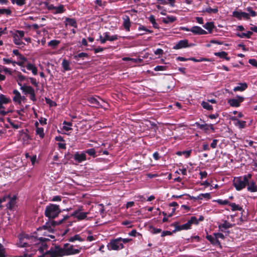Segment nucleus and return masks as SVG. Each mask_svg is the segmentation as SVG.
<instances>
[{
	"instance_id": "5",
	"label": "nucleus",
	"mask_w": 257,
	"mask_h": 257,
	"mask_svg": "<svg viewBox=\"0 0 257 257\" xmlns=\"http://www.w3.org/2000/svg\"><path fill=\"white\" fill-rule=\"evenodd\" d=\"M48 246L45 252L48 257H60L63 256L62 249L59 245H55L51 247L50 249L48 250Z\"/></svg>"
},
{
	"instance_id": "6",
	"label": "nucleus",
	"mask_w": 257,
	"mask_h": 257,
	"mask_svg": "<svg viewBox=\"0 0 257 257\" xmlns=\"http://www.w3.org/2000/svg\"><path fill=\"white\" fill-rule=\"evenodd\" d=\"M121 237L112 239L107 245V247L109 250H118L124 248L122 242H121Z\"/></svg>"
},
{
	"instance_id": "29",
	"label": "nucleus",
	"mask_w": 257,
	"mask_h": 257,
	"mask_svg": "<svg viewBox=\"0 0 257 257\" xmlns=\"http://www.w3.org/2000/svg\"><path fill=\"white\" fill-rule=\"evenodd\" d=\"M9 202L7 204L6 206L7 208L12 209L15 205L16 203V196H14L12 198H10V197L9 198Z\"/></svg>"
},
{
	"instance_id": "57",
	"label": "nucleus",
	"mask_w": 257,
	"mask_h": 257,
	"mask_svg": "<svg viewBox=\"0 0 257 257\" xmlns=\"http://www.w3.org/2000/svg\"><path fill=\"white\" fill-rule=\"evenodd\" d=\"M248 63L252 66L257 68V61L254 59H250L248 60Z\"/></svg>"
},
{
	"instance_id": "7",
	"label": "nucleus",
	"mask_w": 257,
	"mask_h": 257,
	"mask_svg": "<svg viewBox=\"0 0 257 257\" xmlns=\"http://www.w3.org/2000/svg\"><path fill=\"white\" fill-rule=\"evenodd\" d=\"M25 35L23 31L17 30L12 35L14 44L20 47H24L25 44L22 41Z\"/></svg>"
},
{
	"instance_id": "40",
	"label": "nucleus",
	"mask_w": 257,
	"mask_h": 257,
	"mask_svg": "<svg viewBox=\"0 0 257 257\" xmlns=\"http://www.w3.org/2000/svg\"><path fill=\"white\" fill-rule=\"evenodd\" d=\"M60 42L57 40H53L50 41L48 45L50 47H51L52 48L55 49L59 44Z\"/></svg>"
},
{
	"instance_id": "3",
	"label": "nucleus",
	"mask_w": 257,
	"mask_h": 257,
	"mask_svg": "<svg viewBox=\"0 0 257 257\" xmlns=\"http://www.w3.org/2000/svg\"><path fill=\"white\" fill-rule=\"evenodd\" d=\"M62 212L59 205L50 203L46 206L45 210V215L49 219H54L57 217Z\"/></svg>"
},
{
	"instance_id": "12",
	"label": "nucleus",
	"mask_w": 257,
	"mask_h": 257,
	"mask_svg": "<svg viewBox=\"0 0 257 257\" xmlns=\"http://www.w3.org/2000/svg\"><path fill=\"white\" fill-rule=\"evenodd\" d=\"M244 100V97L237 95L235 98L229 99L227 102L232 107H239L240 103Z\"/></svg>"
},
{
	"instance_id": "36",
	"label": "nucleus",
	"mask_w": 257,
	"mask_h": 257,
	"mask_svg": "<svg viewBox=\"0 0 257 257\" xmlns=\"http://www.w3.org/2000/svg\"><path fill=\"white\" fill-rule=\"evenodd\" d=\"M148 20L153 25V26L155 29H158L159 28L158 24L156 22V19L155 17L153 15H151L149 18Z\"/></svg>"
},
{
	"instance_id": "28",
	"label": "nucleus",
	"mask_w": 257,
	"mask_h": 257,
	"mask_svg": "<svg viewBox=\"0 0 257 257\" xmlns=\"http://www.w3.org/2000/svg\"><path fill=\"white\" fill-rule=\"evenodd\" d=\"M176 20V18L173 16H168L166 18H163L162 22L164 24H168L170 23H173Z\"/></svg>"
},
{
	"instance_id": "18",
	"label": "nucleus",
	"mask_w": 257,
	"mask_h": 257,
	"mask_svg": "<svg viewBox=\"0 0 257 257\" xmlns=\"http://www.w3.org/2000/svg\"><path fill=\"white\" fill-rule=\"evenodd\" d=\"M248 178V183H247V190L250 192H255L257 191V185L255 182L252 180H249Z\"/></svg>"
},
{
	"instance_id": "59",
	"label": "nucleus",
	"mask_w": 257,
	"mask_h": 257,
	"mask_svg": "<svg viewBox=\"0 0 257 257\" xmlns=\"http://www.w3.org/2000/svg\"><path fill=\"white\" fill-rule=\"evenodd\" d=\"M10 124L12 127L15 129H18L20 127V124L18 122L15 123L13 121H10Z\"/></svg>"
},
{
	"instance_id": "21",
	"label": "nucleus",
	"mask_w": 257,
	"mask_h": 257,
	"mask_svg": "<svg viewBox=\"0 0 257 257\" xmlns=\"http://www.w3.org/2000/svg\"><path fill=\"white\" fill-rule=\"evenodd\" d=\"M18 84L21 86V90L26 95L30 94L32 92H33L35 90L31 86H28L26 85H22L19 82L18 83Z\"/></svg>"
},
{
	"instance_id": "23",
	"label": "nucleus",
	"mask_w": 257,
	"mask_h": 257,
	"mask_svg": "<svg viewBox=\"0 0 257 257\" xmlns=\"http://www.w3.org/2000/svg\"><path fill=\"white\" fill-rule=\"evenodd\" d=\"M206 238L210 242L211 244L215 245H220V243L219 241L218 240V239H217L215 235H207L206 236Z\"/></svg>"
},
{
	"instance_id": "49",
	"label": "nucleus",
	"mask_w": 257,
	"mask_h": 257,
	"mask_svg": "<svg viewBox=\"0 0 257 257\" xmlns=\"http://www.w3.org/2000/svg\"><path fill=\"white\" fill-rule=\"evenodd\" d=\"M87 57H88V54L86 53L81 52L77 55H75L74 58L76 60H78V58H84Z\"/></svg>"
},
{
	"instance_id": "2",
	"label": "nucleus",
	"mask_w": 257,
	"mask_h": 257,
	"mask_svg": "<svg viewBox=\"0 0 257 257\" xmlns=\"http://www.w3.org/2000/svg\"><path fill=\"white\" fill-rule=\"evenodd\" d=\"M69 216L66 215L63 218L59 221L50 220L49 222H47L46 224L41 227L37 229V232L36 233L38 235H43L44 236L49 237L51 238H54L55 236L50 233L54 231V229L52 226H55L61 224L64 220L67 219Z\"/></svg>"
},
{
	"instance_id": "35",
	"label": "nucleus",
	"mask_w": 257,
	"mask_h": 257,
	"mask_svg": "<svg viewBox=\"0 0 257 257\" xmlns=\"http://www.w3.org/2000/svg\"><path fill=\"white\" fill-rule=\"evenodd\" d=\"M94 208L98 211V212L101 215L104 214V207L102 204H99L95 205Z\"/></svg>"
},
{
	"instance_id": "56",
	"label": "nucleus",
	"mask_w": 257,
	"mask_h": 257,
	"mask_svg": "<svg viewBox=\"0 0 257 257\" xmlns=\"http://www.w3.org/2000/svg\"><path fill=\"white\" fill-rule=\"evenodd\" d=\"M122 60L124 61H131L134 63H137L138 62V60L137 59H135V58H129V57H123L122 58Z\"/></svg>"
},
{
	"instance_id": "27",
	"label": "nucleus",
	"mask_w": 257,
	"mask_h": 257,
	"mask_svg": "<svg viewBox=\"0 0 257 257\" xmlns=\"http://www.w3.org/2000/svg\"><path fill=\"white\" fill-rule=\"evenodd\" d=\"M214 55L221 58H224L227 61L230 60V57L227 56V53L225 51L215 52L214 53Z\"/></svg>"
},
{
	"instance_id": "17",
	"label": "nucleus",
	"mask_w": 257,
	"mask_h": 257,
	"mask_svg": "<svg viewBox=\"0 0 257 257\" xmlns=\"http://www.w3.org/2000/svg\"><path fill=\"white\" fill-rule=\"evenodd\" d=\"M232 226L233 225L232 224L227 221L226 220H224L222 223H220L218 225V228L219 230L221 232H228L229 231H226V230Z\"/></svg>"
},
{
	"instance_id": "15",
	"label": "nucleus",
	"mask_w": 257,
	"mask_h": 257,
	"mask_svg": "<svg viewBox=\"0 0 257 257\" xmlns=\"http://www.w3.org/2000/svg\"><path fill=\"white\" fill-rule=\"evenodd\" d=\"M74 159L78 163H81L86 160V156L84 151L76 152L73 157Z\"/></svg>"
},
{
	"instance_id": "37",
	"label": "nucleus",
	"mask_w": 257,
	"mask_h": 257,
	"mask_svg": "<svg viewBox=\"0 0 257 257\" xmlns=\"http://www.w3.org/2000/svg\"><path fill=\"white\" fill-rule=\"evenodd\" d=\"M229 205L231 207V210L233 211L238 210L241 211L242 208L235 203H229Z\"/></svg>"
},
{
	"instance_id": "8",
	"label": "nucleus",
	"mask_w": 257,
	"mask_h": 257,
	"mask_svg": "<svg viewBox=\"0 0 257 257\" xmlns=\"http://www.w3.org/2000/svg\"><path fill=\"white\" fill-rule=\"evenodd\" d=\"M62 249L63 256L75 254L80 252V249L74 248L73 246L68 243H65L63 245Z\"/></svg>"
},
{
	"instance_id": "10",
	"label": "nucleus",
	"mask_w": 257,
	"mask_h": 257,
	"mask_svg": "<svg viewBox=\"0 0 257 257\" xmlns=\"http://www.w3.org/2000/svg\"><path fill=\"white\" fill-rule=\"evenodd\" d=\"M11 101V100L9 97H6L3 94H0V113L2 114L5 115L7 113V111H5L4 110L3 104H8Z\"/></svg>"
},
{
	"instance_id": "50",
	"label": "nucleus",
	"mask_w": 257,
	"mask_h": 257,
	"mask_svg": "<svg viewBox=\"0 0 257 257\" xmlns=\"http://www.w3.org/2000/svg\"><path fill=\"white\" fill-rule=\"evenodd\" d=\"M189 221L191 225L193 224L197 225L198 224V220L195 216H192L189 220Z\"/></svg>"
},
{
	"instance_id": "54",
	"label": "nucleus",
	"mask_w": 257,
	"mask_h": 257,
	"mask_svg": "<svg viewBox=\"0 0 257 257\" xmlns=\"http://www.w3.org/2000/svg\"><path fill=\"white\" fill-rule=\"evenodd\" d=\"M215 201L220 205H229L230 203L227 200L218 199Z\"/></svg>"
},
{
	"instance_id": "41",
	"label": "nucleus",
	"mask_w": 257,
	"mask_h": 257,
	"mask_svg": "<svg viewBox=\"0 0 257 257\" xmlns=\"http://www.w3.org/2000/svg\"><path fill=\"white\" fill-rule=\"evenodd\" d=\"M201 104L203 108L206 109L207 110H212L213 109L212 106L211 105L209 104V103H208V101L206 102V101H203L201 102Z\"/></svg>"
},
{
	"instance_id": "34",
	"label": "nucleus",
	"mask_w": 257,
	"mask_h": 257,
	"mask_svg": "<svg viewBox=\"0 0 257 257\" xmlns=\"http://www.w3.org/2000/svg\"><path fill=\"white\" fill-rule=\"evenodd\" d=\"M252 35V32L248 31L246 33H238L237 34V36L240 38H250Z\"/></svg>"
},
{
	"instance_id": "11",
	"label": "nucleus",
	"mask_w": 257,
	"mask_h": 257,
	"mask_svg": "<svg viewBox=\"0 0 257 257\" xmlns=\"http://www.w3.org/2000/svg\"><path fill=\"white\" fill-rule=\"evenodd\" d=\"M100 99L102 102H104L103 100L100 98L99 96H96L95 97L92 96L87 98V101L92 105V106L96 107H102V104L98 100Z\"/></svg>"
},
{
	"instance_id": "1",
	"label": "nucleus",
	"mask_w": 257,
	"mask_h": 257,
	"mask_svg": "<svg viewBox=\"0 0 257 257\" xmlns=\"http://www.w3.org/2000/svg\"><path fill=\"white\" fill-rule=\"evenodd\" d=\"M49 241L48 238L38 237L33 235L22 233L19 236V241L17 243L18 246L25 247V253L19 257H32L37 251L44 252L47 248V242Z\"/></svg>"
},
{
	"instance_id": "20",
	"label": "nucleus",
	"mask_w": 257,
	"mask_h": 257,
	"mask_svg": "<svg viewBox=\"0 0 257 257\" xmlns=\"http://www.w3.org/2000/svg\"><path fill=\"white\" fill-rule=\"evenodd\" d=\"M231 119L232 121H234V125L238 126L239 128L242 129L245 127V121L239 120L235 116H232Z\"/></svg>"
},
{
	"instance_id": "4",
	"label": "nucleus",
	"mask_w": 257,
	"mask_h": 257,
	"mask_svg": "<svg viewBox=\"0 0 257 257\" xmlns=\"http://www.w3.org/2000/svg\"><path fill=\"white\" fill-rule=\"evenodd\" d=\"M251 175L234 177L233 180V184L237 191H240L245 188L248 183V178H251Z\"/></svg>"
},
{
	"instance_id": "63",
	"label": "nucleus",
	"mask_w": 257,
	"mask_h": 257,
	"mask_svg": "<svg viewBox=\"0 0 257 257\" xmlns=\"http://www.w3.org/2000/svg\"><path fill=\"white\" fill-rule=\"evenodd\" d=\"M166 69V66H157L154 68V70L156 71H164Z\"/></svg>"
},
{
	"instance_id": "48",
	"label": "nucleus",
	"mask_w": 257,
	"mask_h": 257,
	"mask_svg": "<svg viewBox=\"0 0 257 257\" xmlns=\"http://www.w3.org/2000/svg\"><path fill=\"white\" fill-rule=\"evenodd\" d=\"M6 249L4 246L0 243V257H6Z\"/></svg>"
},
{
	"instance_id": "16",
	"label": "nucleus",
	"mask_w": 257,
	"mask_h": 257,
	"mask_svg": "<svg viewBox=\"0 0 257 257\" xmlns=\"http://www.w3.org/2000/svg\"><path fill=\"white\" fill-rule=\"evenodd\" d=\"M14 96L13 97V101L16 104L21 105L22 103V95L20 92L17 89L13 91Z\"/></svg>"
},
{
	"instance_id": "14",
	"label": "nucleus",
	"mask_w": 257,
	"mask_h": 257,
	"mask_svg": "<svg viewBox=\"0 0 257 257\" xmlns=\"http://www.w3.org/2000/svg\"><path fill=\"white\" fill-rule=\"evenodd\" d=\"M232 16L238 20H241L242 18L245 20H249L250 19L249 15L244 12L234 11L232 13Z\"/></svg>"
},
{
	"instance_id": "55",
	"label": "nucleus",
	"mask_w": 257,
	"mask_h": 257,
	"mask_svg": "<svg viewBox=\"0 0 257 257\" xmlns=\"http://www.w3.org/2000/svg\"><path fill=\"white\" fill-rule=\"evenodd\" d=\"M182 228H183L184 230H187L191 228V224L190 222L188 220L187 222L182 225Z\"/></svg>"
},
{
	"instance_id": "52",
	"label": "nucleus",
	"mask_w": 257,
	"mask_h": 257,
	"mask_svg": "<svg viewBox=\"0 0 257 257\" xmlns=\"http://www.w3.org/2000/svg\"><path fill=\"white\" fill-rule=\"evenodd\" d=\"M0 70H1V72L2 73L4 72L5 73L11 74V70L10 69H9V68H8L7 67H4V66H1Z\"/></svg>"
},
{
	"instance_id": "9",
	"label": "nucleus",
	"mask_w": 257,
	"mask_h": 257,
	"mask_svg": "<svg viewBox=\"0 0 257 257\" xmlns=\"http://www.w3.org/2000/svg\"><path fill=\"white\" fill-rule=\"evenodd\" d=\"M195 46V44L193 43L189 44L188 40L187 39H184L179 41L173 47V49L178 50L182 48H187L193 47Z\"/></svg>"
},
{
	"instance_id": "44",
	"label": "nucleus",
	"mask_w": 257,
	"mask_h": 257,
	"mask_svg": "<svg viewBox=\"0 0 257 257\" xmlns=\"http://www.w3.org/2000/svg\"><path fill=\"white\" fill-rule=\"evenodd\" d=\"M36 134L39 135L41 138L44 137V128L43 127H37L36 130Z\"/></svg>"
},
{
	"instance_id": "62",
	"label": "nucleus",
	"mask_w": 257,
	"mask_h": 257,
	"mask_svg": "<svg viewBox=\"0 0 257 257\" xmlns=\"http://www.w3.org/2000/svg\"><path fill=\"white\" fill-rule=\"evenodd\" d=\"M30 80L31 83L35 86L37 87L38 86V82L37 81L35 78L33 77L28 78Z\"/></svg>"
},
{
	"instance_id": "64",
	"label": "nucleus",
	"mask_w": 257,
	"mask_h": 257,
	"mask_svg": "<svg viewBox=\"0 0 257 257\" xmlns=\"http://www.w3.org/2000/svg\"><path fill=\"white\" fill-rule=\"evenodd\" d=\"M155 54L157 55H162L164 53V51L162 49L158 48L155 51H154Z\"/></svg>"
},
{
	"instance_id": "51",
	"label": "nucleus",
	"mask_w": 257,
	"mask_h": 257,
	"mask_svg": "<svg viewBox=\"0 0 257 257\" xmlns=\"http://www.w3.org/2000/svg\"><path fill=\"white\" fill-rule=\"evenodd\" d=\"M218 9L217 8H214L212 9L211 8H207L205 10V12H207L208 13H214L216 14L218 12Z\"/></svg>"
},
{
	"instance_id": "38",
	"label": "nucleus",
	"mask_w": 257,
	"mask_h": 257,
	"mask_svg": "<svg viewBox=\"0 0 257 257\" xmlns=\"http://www.w3.org/2000/svg\"><path fill=\"white\" fill-rule=\"evenodd\" d=\"M85 154H87L89 156L93 157V158H95L97 156L96 155V152L94 148H91L88 149L85 151Z\"/></svg>"
},
{
	"instance_id": "53",
	"label": "nucleus",
	"mask_w": 257,
	"mask_h": 257,
	"mask_svg": "<svg viewBox=\"0 0 257 257\" xmlns=\"http://www.w3.org/2000/svg\"><path fill=\"white\" fill-rule=\"evenodd\" d=\"M246 11L250 14L251 17H255L256 16V13L252 10L251 7H247L246 8Z\"/></svg>"
},
{
	"instance_id": "32",
	"label": "nucleus",
	"mask_w": 257,
	"mask_h": 257,
	"mask_svg": "<svg viewBox=\"0 0 257 257\" xmlns=\"http://www.w3.org/2000/svg\"><path fill=\"white\" fill-rule=\"evenodd\" d=\"M203 27L207 30L209 31V33H211L214 27V25L213 23L212 22H208L206 23L204 26Z\"/></svg>"
},
{
	"instance_id": "31",
	"label": "nucleus",
	"mask_w": 257,
	"mask_h": 257,
	"mask_svg": "<svg viewBox=\"0 0 257 257\" xmlns=\"http://www.w3.org/2000/svg\"><path fill=\"white\" fill-rule=\"evenodd\" d=\"M26 68L28 70H31L34 75L37 74V68L34 65L29 63L27 65Z\"/></svg>"
},
{
	"instance_id": "43",
	"label": "nucleus",
	"mask_w": 257,
	"mask_h": 257,
	"mask_svg": "<svg viewBox=\"0 0 257 257\" xmlns=\"http://www.w3.org/2000/svg\"><path fill=\"white\" fill-rule=\"evenodd\" d=\"M63 124L64 125L63 128L64 130L66 131H69L72 129V128L71 127V126H72L71 122L64 121L63 123Z\"/></svg>"
},
{
	"instance_id": "47",
	"label": "nucleus",
	"mask_w": 257,
	"mask_h": 257,
	"mask_svg": "<svg viewBox=\"0 0 257 257\" xmlns=\"http://www.w3.org/2000/svg\"><path fill=\"white\" fill-rule=\"evenodd\" d=\"M202 197L209 199L211 198L210 194L209 193H201L197 197V199H202Z\"/></svg>"
},
{
	"instance_id": "61",
	"label": "nucleus",
	"mask_w": 257,
	"mask_h": 257,
	"mask_svg": "<svg viewBox=\"0 0 257 257\" xmlns=\"http://www.w3.org/2000/svg\"><path fill=\"white\" fill-rule=\"evenodd\" d=\"M162 230L160 228H157L155 227H152L151 228V232L153 234H157L160 233L161 232Z\"/></svg>"
},
{
	"instance_id": "46",
	"label": "nucleus",
	"mask_w": 257,
	"mask_h": 257,
	"mask_svg": "<svg viewBox=\"0 0 257 257\" xmlns=\"http://www.w3.org/2000/svg\"><path fill=\"white\" fill-rule=\"evenodd\" d=\"M211 130L212 132H214V128L212 124H206V126L203 128V130L206 133H208L209 130Z\"/></svg>"
},
{
	"instance_id": "13",
	"label": "nucleus",
	"mask_w": 257,
	"mask_h": 257,
	"mask_svg": "<svg viewBox=\"0 0 257 257\" xmlns=\"http://www.w3.org/2000/svg\"><path fill=\"white\" fill-rule=\"evenodd\" d=\"M89 214V212H79V211H74L71 216H73L74 218H76L78 220H82L83 219L88 220L87 215Z\"/></svg>"
},
{
	"instance_id": "58",
	"label": "nucleus",
	"mask_w": 257,
	"mask_h": 257,
	"mask_svg": "<svg viewBox=\"0 0 257 257\" xmlns=\"http://www.w3.org/2000/svg\"><path fill=\"white\" fill-rule=\"evenodd\" d=\"M138 30L139 31H144L146 32H148L149 33H152L153 32L151 30H150L148 29H147L145 27H144V26H140L139 28H138Z\"/></svg>"
},
{
	"instance_id": "33",
	"label": "nucleus",
	"mask_w": 257,
	"mask_h": 257,
	"mask_svg": "<svg viewBox=\"0 0 257 257\" xmlns=\"http://www.w3.org/2000/svg\"><path fill=\"white\" fill-rule=\"evenodd\" d=\"M69 241H70V242H74L76 240H78L79 241H84L85 239L84 238H82L80 235L79 234H76L73 236H71L69 238Z\"/></svg>"
},
{
	"instance_id": "22",
	"label": "nucleus",
	"mask_w": 257,
	"mask_h": 257,
	"mask_svg": "<svg viewBox=\"0 0 257 257\" xmlns=\"http://www.w3.org/2000/svg\"><path fill=\"white\" fill-rule=\"evenodd\" d=\"M123 26L126 31H130L131 22L128 16H124L123 17Z\"/></svg>"
},
{
	"instance_id": "19",
	"label": "nucleus",
	"mask_w": 257,
	"mask_h": 257,
	"mask_svg": "<svg viewBox=\"0 0 257 257\" xmlns=\"http://www.w3.org/2000/svg\"><path fill=\"white\" fill-rule=\"evenodd\" d=\"M190 32L195 35H205L207 34L206 31L202 29L199 26L192 27L191 28H190Z\"/></svg>"
},
{
	"instance_id": "25",
	"label": "nucleus",
	"mask_w": 257,
	"mask_h": 257,
	"mask_svg": "<svg viewBox=\"0 0 257 257\" xmlns=\"http://www.w3.org/2000/svg\"><path fill=\"white\" fill-rule=\"evenodd\" d=\"M62 66L64 71H70L71 70L70 62L65 59H63L62 61Z\"/></svg>"
},
{
	"instance_id": "30",
	"label": "nucleus",
	"mask_w": 257,
	"mask_h": 257,
	"mask_svg": "<svg viewBox=\"0 0 257 257\" xmlns=\"http://www.w3.org/2000/svg\"><path fill=\"white\" fill-rule=\"evenodd\" d=\"M65 11V9L64 6L60 5L58 7H55V8H54V11L53 12V13L54 14H62L64 13Z\"/></svg>"
},
{
	"instance_id": "42",
	"label": "nucleus",
	"mask_w": 257,
	"mask_h": 257,
	"mask_svg": "<svg viewBox=\"0 0 257 257\" xmlns=\"http://www.w3.org/2000/svg\"><path fill=\"white\" fill-rule=\"evenodd\" d=\"M19 62L16 63L19 65H22L27 61V59L21 54L18 56Z\"/></svg>"
},
{
	"instance_id": "24",
	"label": "nucleus",
	"mask_w": 257,
	"mask_h": 257,
	"mask_svg": "<svg viewBox=\"0 0 257 257\" xmlns=\"http://www.w3.org/2000/svg\"><path fill=\"white\" fill-rule=\"evenodd\" d=\"M247 88V84L244 82V83H240L238 84V85L236 87H235L233 88L234 91H243L245 90Z\"/></svg>"
},
{
	"instance_id": "26",
	"label": "nucleus",
	"mask_w": 257,
	"mask_h": 257,
	"mask_svg": "<svg viewBox=\"0 0 257 257\" xmlns=\"http://www.w3.org/2000/svg\"><path fill=\"white\" fill-rule=\"evenodd\" d=\"M65 22L66 23V25H68L75 28H76L77 27L76 21L74 19L67 18L65 20Z\"/></svg>"
},
{
	"instance_id": "60",
	"label": "nucleus",
	"mask_w": 257,
	"mask_h": 257,
	"mask_svg": "<svg viewBox=\"0 0 257 257\" xmlns=\"http://www.w3.org/2000/svg\"><path fill=\"white\" fill-rule=\"evenodd\" d=\"M213 235H215V236H216L217 239H218V238H221L223 239L225 238L224 235L222 233H214Z\"/></svg>"
},
{
	"instance_id": "45",
	"label": "nucleus",
	"mask_w": 257,
	"mask_h": 257,
	"mask_svg": "<svg viewBox=\"0 0 257 257\" xmlns=\"http://www.w3.org/2000/svg\"><path fill=\"white\" fill-rule=\"evenodd\" d=\"M189 60L194 61L195 62H200L203 61H209V59L205 58H201L199 59H196L194 57H190L188 58Z\"/></svg>"
},
{
	"instance_id": "39",
	"label": "nucleus",
	"mask_w": 257,
	"mask_h": 257,
	"mask_svg": "<svg viewBox=\"0 0 257 257\" xmlns=\"http://www.w3.org/2000/svg\"><path fill=\"white\" fill-rule=\"evenodd\" d=\"M12 14L11 10L8 8H1L0 9V16L3 15H6L7 16H10Z\"/></svg>"
}]
</instances>
